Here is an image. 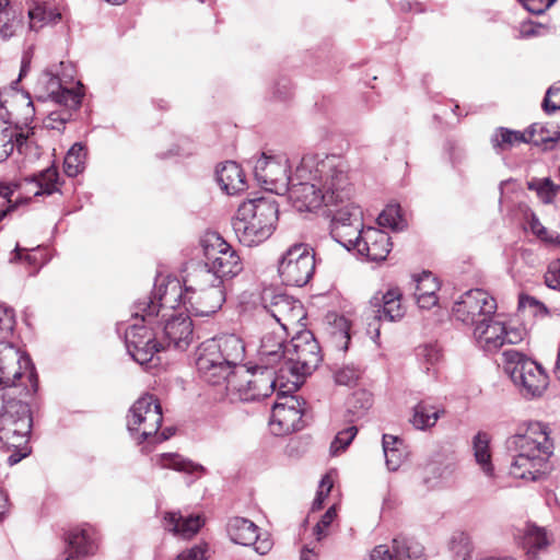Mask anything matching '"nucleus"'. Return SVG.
Here are the masks:
<instances>
[{
	"label": "nucleus",
	"instance_id": "f257e3e1",
	"mask_svg": "<svg viewBox=\"0 0 560 560\" xmlns=\"http://www.w3.org/2000/svg\"><path fill=\"white\" fill-rule=\"evenodd\" d=\"M285 192L300 212L314 211L322 206L336 208L351 199L353 192L348 165L339 155L305 154Z\"/></svg>",
	"mask_w": 560,
	"mask_h": 560
},
{
	"label": "nucleus",
	"instance_id": "f03ea898",
	"mask_svg": "<svg viewBox=\"0 0 560 560\" xmlns=\"http://www.w3.org/2000/svg\"><path fill=\"white\" fill-rule=\"evenodd\" d=\"M546 429L540 422H530L506 440L512 477L536 481L545 474L552 447Z\"/></svg>",
	"mask_w": 560,
	"mask_h": 560
},
{
	"label": "nucleus",
	"instance_id": "7ed1b4c3",
	"mask_svg": "<svg viewBox=\"0 0 560 560\" xmlns=\"http://www.w3.org/2000/svg\"><path fill=\"white\" fill-rule=\"evenodd\" d=\"M245 346L240 336L223 334L198 347L196 366L200 377L212 385L225 382L243 361Z\"/></svg>",
	"mask_w": 560,
	"mask_h": 560
},
{
	"label": "nucleus",
	"instance_id": "20e7f679",
	"mask_svg": "<svg viewBox=\"0 0 560 560\" xmlns=\"http://www.w3.org/2000/svg\"><path fill=\"white\" fill-rule=\"evenodd\" d=\"M203 261L189 268V281L198 287L226 283L243 270L237 252L218 233H209L201 240Z\"/></svg>",
	"mask_w": 560,
	"mask_h": 560
},
{
	"label": "nucleus",
	"instance_id": "39448f33",
	"mask_svg": "<svg viewBox=\"0 0 560 560\" xmlns=\"http://www.w3.org/2000/svg\"><path fill=\"white\" fill-rule=\"evenodd\" d=\"M278 205L267 198H257L240 205L232 219V229L238 242L247 247L268 240L276 230Z\"/></svg>",
	"mask_w": 560,
	"mask_h": 560
},
{
	"label": "nucleus",
	"instance_id": "423d86ee",
	"mask_svg": "<svg viewBox=\"0 0 560 560\" xmlns=\"http://www.w3.org/2000/svg\"><path fill=\"white\" fill-rule=\"evenodd\" d=\"M21 113L14 107L8 112V118L0 120V163L7 161L13 152L26 158L39 155L35 132L30 126L35 108L28 95H21Z\"/></svg>",
	"mask_w": 560,
	"mask_h": 560
},
{
	"label": "nucleus",
	"instance_id": "0eeeda50",
	"mask_svg": "<svg viewBox=\"0 0 560 560\" xmlns=\"http://www.w3.org/2000/svg\"><path fill=\"white\" fill-rule=\"evenodd\" d=\"M19 392L0 389V441L8 448L26 445L32 429L28 405Z\"/></svg>",
	"mask_w": 560,
	"mask_h": 560
},
{
	"label": "nucleus",
	"instance_id": "6e6552de",
	"mask_svg": "<svg viewBox=\"0 0 560 560\" xmlns=\"http://www.w3.org/2000/svg\"><path fill=\"white\" fill-rule=\"evenodd\" d=\"M189 293H186L184 283L176 278L162 279L156 282L152 294L135 303V315L142 322L153 323L154 318H166L174 314L179 305L188 306Z\"/></svg>",
	"mask_w": 560,
	"mask_h": 560
},
{
	"label": "nucleus",
	"instance_id": "1a4fd4ad",
	"mask_svg": "<svg viewBox=\"0 0 560 560\" xmlns=\"http://www.w3.org/2000/svg\"><path fill=\"white\" fill-rule=\"evenodd\" d=\"M504 371L527 398L540 397L548 387V375L540 364L514 350L503 352Z\"/></svg>",
	"mask_w": 560,
	"mask_h": 560
},
{
	"label": "nucleus",
	"instance_id": "9d476101",
	"mask_svg": "<svg viewBox=\"0 0 560 560\" xmlns=\"http://www.w3.org/2000/svg\"><path fill=\"white\" fill-rule=\"evenodd\" d=\"M27 378L32 390L37 387L36 375L31 359L12 343L0 341V389L19 392L20 396H26L31 389L23 382Z\"/></svg>",
	"mask_w": 560,
	"mask_h": 560
},
{
	"label": "nucleus",
	"instance_id": "9b49d317",
	"mask_svg": "<svg viewBox=\"0 0 560 560\" xmlns=\"http://www.w3.org/2000/svg\"><path fill=\"white\" fill-rule=\"evenodd\" d=\"M277 372L267 365L241 366L225 380L226 389L246 402L266 398L275 390Z\"/></svg>",
	"mask_w": 560,
	"mask_h": 560
},
{
	"label": "nucleus",
	"instance_id": "f8f14e48",
	"mask_svg": "<svg viewBox=\"0 0 560 560\" xmlns=\"http://www.w3.org/2000/svg\"><path fill=\"white\" fill-rule=\"evenodd\" d=\"M320 361V347L314 335L310 330H302L287 345L283 366L279 368V372L305 377L312 374Z\"/></svg>",
	"mask_w": 560,
	"mask_h": 560
},
{
	"label": "nucleus",
	"instance_id": "ddd939ff",
	"mask_svg": "<svg viewBox=\"0 0 560 560\" xmlns=\"http://www.w3.org/2000/svg\"><path fill=\"white\" fill-rule=\"evenodd\" d=\"M132 318L135 323L131 324L125 332V343L128 353L140 365L151 363L154 355L163 350V343L160 341V334L158 332V319L154 318L153 323L142 322L141 317L135 315V306L132 307Z\"/></svg>",
	"mask_w": 560,
	"mask_h": 560
},
{
	"label": "nucleus",
	"instance_id": "4468645a",
	"mask_svg": "<svg viewBox=\"0 0 560 560\" xmlns=\"http://www.w3.org/2000/svg\"><path fill=\"white\" fill-rule=\"evenodd\" d=\"M314 271V252L303 243L290 246L278 262V273L285 285L303 287L312 279Z\"/></svg>",
	"mask_w": 560,
	"mask_h": 560
},
{
	"label": "nucleus",
	"instance_id": "2eb2a0df",
	"mask_svg": "<svg viewBox=\"0 0 560 560\" xmlns=\"http://www.w3.org/2000/svg\"><path fill=\"white\" fill-rule=\"evenodd\" d=\"M162 407L153 395L141 396L130 407L127 428L139 443L155 435L162 424Z\"/></svg>",
	"mask_w": 560,
	"mask_h": 560
},
{
	"label": "nucleus",
	"instance_id": "dca6fc26",
	"mask_svg": "<svg viewBox=\"0 0 560 560\" xmlns=\"http://www.w3.org/2000/svg\"><path fill=\"white\" fill-rule=\"evenodd\" d=\"M253 168L255 178L266 190L278 195L288 190L293 173H289V159L284 154L262 153L254 159Z\"/></svg>",
	"mask_w": 560,
	"mask_h": 560
},
{
	"label": "nucleus",
	"instance_id": "f3484780",
	"mask_svg": "<svg viewBox=\"0 0 560 560\" xmlns=\"http://www.w3.org/2000/svg\"><path fill=\"white\" fill-rule=\"evenodd\" d=\"M331 236L348 250L358 249L363 235L362 212L351 200L331 209Z\"/></svg>",
	"mask_w": 560,
	"mask_h": 560
},
{
	"label": "nucleus",
	"instance_id": "a211bd4d",
	"mask_svg": "<svg viewBox=\"0 0 560 560\" xmlns=\"http://www.w3.org/2000/svg\"><path fill=\"white\" fill-rule=\"evenodd\" d=\"M184 287L188 296L186 311L194 316H210L215 314L225 302L226 285L212 283L198 287L189 281V269L184 277Z\"/></svg>",
	"mask_w": 560,
	"mask_h": 560
},
{
	"label": "nucleus",
	"instance_id": "6ab92c4d",
	"mask_svg": "<svg viewBox=\"0 0 560 560\" xmlns=\"http://www.w3.org/2000/svg\"><path fill=\"white\" fill-rule=\"evenodd\" d=\"M495 311V300L481 289L465 292L453 307L454 315L458 320L472 326H476L483 317L493 316Z\"/></svg>",
	"mask_w": 560,
	"mask_h": 560
},
{
	"label": "nucleus",
	"instance_id": "aec40b11",
	"mask_svg": "<svg viewBox=\"0 0 560 560\" xmlns=\"http://www.w3.org/2000/svg\"><path fill=\"white\" fill-rule=\"evenodd\" d=\"M304 406L301 397L278 393L270 420L271 427H277V434H288L303 428Z\"/></svg>",
	"mask_w": 560,
	"mask_h": 560
},
{
	"label": "nucleus",
	"instance_id": "412c9836",
	"mask_svg": "<svg viewBox=\"0 0 560 560\" xmlns=\"http://www.w3.org/2000/svg\"><path fill=\"white\" fill-rule=\"evenodd\" d=\"M264 308L287 330L304 319V308L300 301L287 294H275L265 291L262 294Z\"/></svg>",
	"mask_w": 560,
	"mask_h": 560
},
{
	"label": "nucleus",
	"instance_id": "4be33fe9",
	"mask_svg": "<svg viewBox=\"0 0 560 560\" xmlns=\"http://www.w3.org/2000/svg\"><path fill=\"white\" fill-rule=\"evenodd\" d=\"M158 332L163 349L173 346L175 349L185 350L194 337L192 322L184 314H170L166 318H158Z\"/></svg>",
	"mask_w": 560,
	"mask_h": 560
},
{
	"label": "nucleus",
	"instance_id": "5701e85b",
	"mask_svg": "<svg viewBox=\"0 0 560 560\" xmlns=\"http://www.w3.org/2000/svg\"><path fill=\"white\" fill-rule=\"evenodd\" d=\"M405 313L402 294L397 288L377 292L372 296L366 308L368 318L372 317L376 322H397L405 316Z\"/></svg>",
	"mask_w": 560,
	"mask_h": 560
},
{
	"label": "nucleus",
	"instance_id": "b1692460",
	"mask_svg": "<svg viewBox=\"0 0 560 560\" xmlns=\"http://www.w3.org/2000/svg\"><path fill=\"white\" fill-rule=\"evenodd\" d=\"M38 97L51 100L69 109L80 106L82 95L71 89L63 88L60 79L51 72H43L37 81Z\"/></svg>",
	"mask_w": 560,
	"mask_h": 560
},
{
	"label": "nucleus",
	"instance_id": "393cba45",
	"mask_svg": "<svg viewBox=\"0 0 560 560\" xmlns=\"http://www.w3.org/2000/svg\"><path fill=\"white\" fill-rule=\"evenodd\" d=\"M66 546L62 560H80L95 555L98 549L95 529L90 525L73 528L66 536Z\"/></svg>",
	"mask_w": 560,
	"mask_h": 560
},
{
	"label": "nucleus",
	"instance_id": "a878e982",
	"mask_svg": "<svg viewBox=\"0 0 560 560\" xmlns=\"http://www.w3.org/2000/svg\"><path fill=\"white\" fill-rule=\"evenodd\" d=\"M229 537L234 544L252 546L259 555H266L272 546L269 539L258 541V527L249 520L243 517H233L226 526Z\"/></svg>",
	"mask_w": 560,
	"mask_h": 560
},
{
	"label": "nucleus",
	"instance_id": "bb28decb",
	"mask_svg": "<svg viewBox=\"0 0 560 560\" xmlns=\"http://www.w3.org/2000/svg\"><path fill=\"white\" fill-rule=\"evenodd\" d=\"M392 249L389 235L376 228L363 230L361 241L358 243V254L370 261H383Z\"/></svg>",
	"mask_w": 560,
	"mask_h": 560
},
{
	"label": "nucleus",
	"instance_id": "cd10ccee",
	"mask_svg": "<svg viewBox=\"0 0 560 560\" xmlns=\"http://www.w3.org/2000/svg\"><path fill=\"white\" fill-rule=\"evenodd\" d=\"M474 337L485 351H497L504 345V325L493 316L483 317L476 324Z\"/></svg>",
	"mask_w": 560,
	"mask_h": 560
},
{
	"label": "nucleus",
	"instance_id": "c85d7f7f",
	"mask_svg": "<svg viewBox=\"0 0 560 560\" xmlns=\"http://www.w3.org/2000/svg\"><path fill=\"white\" fill-rule=\"evenodd\" d=\"M287 346L284 347L283 338L275 332L264 335L258 349V364L267 365L269 369L277 370L282 368Z\"/></svg>",
	"mask_w": 560,
	"mask_h": 560
},
{
	"label": "nucleus",
	"instance_id": "c756f323",
	"mask_svg": "<svg viewBox=\"0 0 560 560\" xmlns=\"http://www.w3.org/2000/svg\"><path fill=\"white\" fill-rule=\"evenodd\" d=\"M164 528L184 539L191 538L202 526L199 515L183 516L177 512H167L164 516Z\"/></svg>",
	"mask_w": 560,
	"mask_h": 560
},
{
	"label": "nucleus",
	"instance_id": "7c9ffc66",
	"mask_svg": "<svg viewBox=\"0 0 560 560\" xmlns=\"http://www.w3.org/2000/svg\"><path fill=\"white\" fill-rule=\"evenodd\" d=\"M217 180L221 189L228 195H235L246 188L243 170L232 161L225 162L217 170Z\"/></svg>",
	"mask_w": 560,
	"mask_h": 560
},
{
	"label": "nucleus",
	"instance_id": "2f4dec72",
	"mask_svg": "<svg viewBox=\"0 0 560 560\" xmlns=\"http://www.w3.org/2000/svg\"><path fill=\"white\" fill-rule=\"evenodd\" d=\"M155 466L162 469H173L187 475L200 477L206 472V468L200 464L183 457L177 453H162L152 458Z\"/></svg>",
	"mask_w": 560,
	"mask_h": 560
},
{
	"label": "nucleus",
	"instance_id": "473e14b6",
	"mask_svg": "<svg viewBox=\"0 0 560 560\" xmlns=\"http://www.w3.org/2000/svg\"><path fill=\"white\" fill-rule=\"evenodd\" d=\"M526 136L528 143L541 147L544 150H551L555 143L560 141V128L535 122L526 129Z\"/></svg>",
	"mask_w": 560,
	"mask_h": 560
},
{
	"label": "nucleus",
	"instance_id": "72a5a7b5",
	"mask_svg": "<svg viewBox=\"0 0 560 560\" xmlns=\"http://www.w3.org/2000/svg\"><path fill=\"white\" fill-rule=\"evenodd\" d=\"M327 318V332L331 346L337 350L345 352L349 347L351 338L350 322L346 317L338 316L336 314L329 315Z\"/></svg>",
	"mask_w": 560,
	"mask_h": 560
},
{
	"label": "nucleus",
	"instance_id": "f704fd0d",
	"mask_svg": "<svg viewBox=\"0 0 560 560\" xmlns=\"http://www.w3.org/2000/svg\"><path fill=\"white\" fill-rule=\"evenodd\" d=\"M444 413L443 408L421 400L412 408L410 422L418 430H428L433 428Z\"/></svg>",
	"mask_w": 560,
	"mask_h": 560
},
{
	"label": "nucleus",
	"instance_id": "c9c22d12",
	"mask_svg": "<svg viewBox=\"0 0 560 560\" xmlns=\"http://www.w3.org/2000/svg\"><path fill=\"white\" fill-rule=\"evenodd\" d=\"M490 438L486 432H478L472 439V450L476 463L480 466L482 472L492 478L494 467L491 462Z\"/></svg>",
	"mask_w": 560,
	"mask_h": 560
},
{
	"label": "nucleus",
	"instance_id": "e433bc0d",
	"mask_svg": "<svg viewBox=\"0 0 560 560\" xmlns=\"http://www.w3.org/2000/svg\"><path fill=\"white\" fill-rule=\"evenodd\" d=\"M515 538L524 549L532 552L539 551L549 544L545 530L532 524H526L523 529H518Z\"/></svg>",
	"mask_w": 560,
	"mask_h": 560
},
{
	"label": "nucleus",
	"instance_id": "4c0bfd02",
	"mask_svg": "<svg viewBox=\"0 0 560 560\" xmlns=\"http://www.w3.org/2000/svg\"><path fill=\"white\" fill-rule=\"evenodd\" d=\"M382 445L387 469L396 471L406 459L402 442L394 435L384 434Z\"/></svg>",
	"mask_w": 560,
	"mask_h": 560
},
{
	"label": "nucleus",
	"instance_id": "58836bf2",
	"mask_svg": "<svg viewBox=\"0 0 560 560\" xmlns=\"http://www.w3.org/2000/svg\"><path fill=\"white\" fill-rule=\"evenodd\" d=\"M394 560H424L423 546L408 538H395L393 540Z\"/></svg>",
	"mask_w": 560,
	"mask_h": 560
},
{
	"label": "nucleus",
	"instance_id": "ea45409f",
	"mask_svg": "<svg viewBox=\"0 0 560 560\" xmlns=\"http://www.w3.org/2000/svg\"><path fill=\"white\" fill-rule=\"evenodd\" d=\"M528 143L526 130L524 132L500 127L491 137V144L497 152L510 150L515 143Z\"/></svg>",
	"mask_w": 560,
	"mask_h": 560
},
{
	"label": "nucleus",
	"instance_id": "a19ab883",
	"mask_svg": "<svg viewBox=\"0 0 560 560\" xmlns=\"http://www.w3.org/2000/svg\"><path fill=\"white\" fill-rule=\"evenodd\" d=\"M28 18L30 28L38 31L45 25L56 24L61 19V14L48 4H36L28 11Z\"/></svg>",
	"mask_w": 560,
	"mask_h": 560
},
{
	"label": "nucleus",
	"instance_id": "79ce46f5",
	"mask_svg": "<svg viewBox=\"0 0 560 560\" xmlns=\"http://www.w3.org/2000/svg\"><path fill=\"white\" fill-rule=\"evenodd\" d=\"M19 26L15 13L10 7V0H0V39L12 37Z\"/></svg>",
	"mask_w": 560,
	"mask_h": 560
},
{
	"label": "nucleus",
	"instance_id": "37998d69",
	"mask_svg": "<svg viewBox=\"0 0 560 560\" xmlns=\"http://www.w3.org/2000/svg\"><path fill=\"white\" fill-rule=\"evenodd\" d=\"M58 177V171L55 167H48L38 175H35L31 182L36 185L38 190L34 195H51L57 191Z\"/></svg>",
	"mask_w": 560,
	"mask_h": 560
},
{
	"label": "nucleus",
	"instance_id": "c03bdc74",
	"mask_svg": "<svg viewBox=\"0 0 560 560\" xmlns=\"http://www.w3.org/2000/svg\"><path fill=\"white\" fill-rule=\"evenodd\" d=\"M85 155L86 153L83 145L75 143L71 147L65 158V172L68 176L73 177L82 172Z\"/></svg>",
	"mask_w": 560,
	"mask_h": 560
},
{
	"label": "nucleus",
	"instance_id": "a18cd8bd",
	"mask_svg": "<svg viewBox=\"0 0 560 560\" xmlns=\"http://www.w3.org/2000/svg\"><path fill=\"white\" fill-rule=\"evenodd\" d=\"M377 222L381 226L389 228L394 231H401L406 222L401 215L398 205H388L378 215Z\"/></svg>",
	"mask_w": 560,
	"mask_h": 560
},
{
	"label": "nucleus",
	"instance_id": "49530a36",
	"mask_svg": "<svg viewBox=\"0 0 560 560\" xmlns=\"http://www.w3.org/2000/svg\"><path fill=\"white\" fill-rule=\"evenodd\" d=\"M527 187L529 190H535L545 203H551L559 190V186L548 177L533 178L528 182Z\"/></svg>",
	"mask_w": 560,
	"mask_h": 560
},
{
	"label": "nucleus",
	"instance_id": "de8ad7c7",
	"mask_svg": "<svg viewBox=\"0 0 560 560\" xmlns=\"http://www.w3.org/2000/svg\"><path fill=\"white\" fill-rule=\"evenodd\" d=\"M451 549L454 553V560H471L472 544L467 534L457 533L453 535Z\"/></svg>",
	"mask_w": 560,
	"mask_h": 560
},
{
	"label": "nucleus",
	"instance_id": "09e8293b",
	"mask_svg": "<svg viewBox=\"0 0 560 560\" xmlns=\"http://www.w3.org/2000/svg\"><path fill=\"white\" fill-rule=\"evenodd\" d=\"M530 230L541 242L550 247H560V234L545 228L537 218L529 222Z\"/></svg>",
	"mask_w": 560,
	"mask_h": 560
},
{
	"label": "nucleus",
	"instance_id": "8fccbe9b",
	"mask_svg": "<svg viewBox=\"0 0 560 560\" xmlns=\"http://www.w3.org/2000/svg\"><path fill=\"white\" fill-rule=\"evenodd\" d=\"M358 433V429L354 425L348 427L337 433L330 445L331 455L336 456L340 452L345 451L353 441Z\"/></svg>",
	"mask_w": 560,
	"mask_h": 560
},
{
	"label": "nucleus",
	"instance_id": "3c124183",
	"mask_svg": "<svg viewBox=\"0 0 560 560\" xmlns=\"http://www.w3.org/2000/svg\"><path fill=\"white\" fill-rule=\"evenodd\" d=\"M372 406V399L366 392H357L348 401V411L360 418Z\"/></svg>",
	"mask_w": 560,
	"mask_h": 560
},
{
	"label": "nucleus",
	"instance_id": "603ef678",
	"mask_svg": "<svg viewBox=\"0 0 560 560\" xmlns=\"http://www.w3.org/2000/svg\"><path fill=\"white\" fill-rule=\"evenodd\" d=\"M15 325L14 311L0 304V341H7Z\"/></svg>",
	"mask_w": 560,
	"mask_h": 560
},
{
	"label": "nucleus",
	"instance_id": "864d4df0",
	"mask_svg": "<svg viewBox=\"0 0 560 560\" xmlns=\"http://www.w3.org/2000/svg\"><path fill=\"white\" fill-rule=\"evenodd\" d=\"M16 185L0 183V222L9 212L16 208V205L12 203L11 200Z\"/></svg>",
	"mask_w": 560,
	"mask_h": 560
},
{
	"label": "nucleus",
	"instance_id": "5fc2aeb1",
	"mask_svg": "<svg viewBox=\"0 0 560 560\" xmlns=\"http://www.w3.org/2000/svg\"><path fill=\"white\" fill-rule=\"evenodd\" d=\"M541 105L547 114H552L560 109V81L556 82L547 90Z\"/></svg>",
	"mask_w": 560,
	"mask_h": 560
},
{
	"label": "nucleus",
	"instance_id": "6e6d98bb",
	"mask_svg": "<svg viewBox=\"0 0 560 560\" xmlns=\"http://www.w3.org/2000/svg\"><path fill=\"white\" fill-rule=\"evenodd\" d=\"M440 289L439 281L431 272H423L417 280L415 294H436Z\"/></svg>",
	"mask_w": 560,
	"mask_h": 560
},
{
	"label": "nucleus",
	"instance_id": "4d7b16f0",
	"mask_svg": "<svg viewBox=\"0 0 560 560\" xmlns=\"http://www.w3.org/2000/svg\"><path fill=\"white\" fill-rule=\"evenodd\" d=\"M417 357L422 363L434 365L441 359V350L436 345H422L417 348Z\"/></svg>",
	"mask_w": 560,
	"mask_h": 560
},
{
	"label": "nucleus",
	"instance_id": "13d9d810",
	"mask_svg": "<svg viewBox=\"0 0 560 560\" xmlns=\"http://www.w3.org/2000/svg\"><path fill=\"white\" fill-rule=\"evenodd\" d=\"M545 283L550 289H560V258L548 265L545 273Z\"/></svg>",
	"mask_w": 560,
	"mask_h": 560
},
{
	"label": "nucleus",
	"instance_id": "bf43d9fd",
	"mask_svg": "<svg viewBox=\"0 0 560 560\" xmlns=\"http://www.w3.org/2000/svg\"><path fill=\"white\" fill-rule=\"evenodd\" d=\"M70 109L67 108V110L62 112H52L48 115V117L45 120V126L50 129H57L60 130L61 127L65 126V124L70 119L71 113Z\"/></svg>",
	"mask_w": 560,
	"mask_h": 560
},
{
	"label": "nucleus",
	"instance_id": "052dcab7",
	"mask_svg": "<svg viewBox=\"0 0 560 560\" xmlns=\"http://www.w3.org/2000/svg\"><path fill=\"white\" fill-rule=\"evenodd\" d=\"M332 488V480L329 476H324L319 483V489L316 493V497L313 501V510H319L322 509L323 502L326 499V497L329 494L330 490Z\"/></svg>",
	"mask_w": 560,
	"mask_h": 560
},
{
	"label": "nucleus",
	"instance_id": "680f3d73",
	"mask_svg": "<svg viewBox=\"0 0 560 560\" xmlns=\"http://www.w3.org/2000/svg\"><path fill=\"white\" fill-rule=\"evenodd\" d=\"M524 8L534 14H541L548 10L557 0H518Z\"/></svg>",
	"mask_w": 560,
	"mask_h": 560
},
{
	"label": "nucleus",
	"instance_id": "e2e57ef3",
	"mask_svg": "<svg viewBox=\"0 0 560 560\" xmlns=\"http://www.w3.org/2000/svg\"><path fill=\"white\" fill-rule=\"evenodd\" d=\"M359 374L355 370L352 369H343L335 374V380L337 384L340 385H351L358 378Z\"/></svg>",
	"mask_w": 560,
	"mask_h": 560
},
{
	"label": "nucleus",
	"instance_id": "0e129e2a",
	"mask_svg": "<svg viewBox=\"0 0 560 560\" xmlns=\"http://www.w3.org/2000/svg\"><path fill=\"white\" fill-rule=\"evenodd\" d=\"M335 517V508L328 509L326 513L322 516L320 521L316 524L314 528L315 534L318 536V539H320V536L324 534V529H326L332 523Z\"/></svg>",
	"mask_w": 560,
	"mask_h": 560
},
{
	"label": "nucleus",
	"instance_id": "69168bd1",
	"mask_svg": "<svg viewBox=\"0 0 560 560\" xmlns=\"http://www.w3.org/2000/svg\"><path fill=\"white\" fill-rule=\"evenodd\" d=\"M205 552V547L195 546L179 553L175 560H206Z\"/></svg>",
	"mask_w": 560,
	"mask_h": 560
},
{
	"label": "nucleus",
	"instance_id": "338daca9",
	"mask_svg": "<svg viewBox=\"0 0 560 560\" xmlns=\"http://www.w3.org/2000/svg\"><path fill=\"white\" fill-rule=\"evenodd\" d=\"M520 304L522 306L528 305L530 307H534L536 310L537 314H540L544 316L549 314V311L546 307V305L533 296H522L520 299Z\"/></svg>",
	"mask_w": 560,
	"mask_h": 560
},
{
	"label": "nucleus",
	"instance_id": "774afa93",
	"mask_svg": "<svg viewBox=\"0 0 560 560\" xmlns=\"http://www.w3.org/2000/svg\"><path fill=\"white\" fill-rule=\"evenodd\" d=\"M369 560H394L393 550L384 545L376 546L372 550Z\"/></svg>",
	"mask_w": 560,
	"mask_h": 560
}]
</instances>
